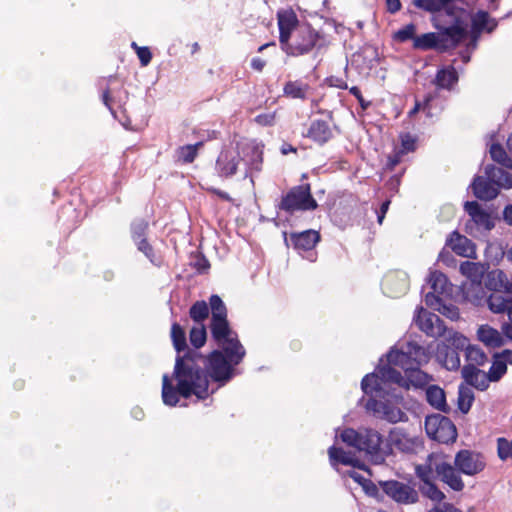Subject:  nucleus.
Returning <instances> with one entry per match:
<instances>
[{"label": "nucleus", "instance_id": "nucleus-55", "mask_svg": "<svg viewBox=\"0 0 512 512\" xmlns=\"http://www.w3.org/2000/svg\"><path fill=\"white\" fill-rule=\"evenodd\" d=\"M136 245L138 251L142 252L151 263L156 264L155 262V252L152 247V245L149 243V241L146 238H141L138 240L133 241Z\"/></svg>", "mask_w": 512, "mask_h": 512}, {"label": "nucleus", "instance_id": "nucleus-44", "mask_svg": "<svg viewBox=\"0 0 512 512\" xmlns=\"http://www.w3.org/2000/svg\"><path fill=\"white\" fill-rule=\"evenodd\" d=\"M428 283L432 291L442 295L448 291L450 285L447 276L440 271H431Z\"/></svg>", "mask_w": 512, "mask_h": 512}, {"label": "nucleus", "instance_id": "nucleus-60", "mask_svg": "<svg viewBox=\"0 0 512 512\" xmlns=\"http://www.w3.org/2000/svg\"><path fill=\"white\" fill-rule=\"evenodd\" d=\"M349 92L358 100L359 105L363 111L367 110L370 107L371 102L363 98L362 93L357 86L349 88Z\"/></svg>", "mask_w": 512, "mask_h": 512}, {"label": "nucleus", "instance_id": "nucleus-33", "mask_svg": "<svg viewBox=\"0 0 512 512\" xmlns=\"http://www.w3.org/2000/svg\"><path fill=\"white\" fill-rule=\"evenodd\" d=\"M425 394L426 400L430 406L440 412L449 413L450 407L446 402V394L444 389L438 385H429L426 388Z\"/></svg>", "mask_w": 512, "mask_h": 512}, {"label": "nucleus", "instance_id": "nucleus-16", "mask_svg": "<svg viewBox=\"0 0 512 512\" xmlns=\"http://www.w3.org/2000/svg\"><path fill=\"white\" fill-rule=\"evenodd\" d=\"M320 234L313 229L304 230L302 232H292L287 237L284 232V241L287 247H292L297 252H306L312 250L320 241Z\"/></svg>", "mask_w": 512, "mask_h": 512}, {"label": "nucleus", "instance_id": "nucleus-12", "mask_svg": "<svg viewBox=\"0 0 512 512\" xmlns=\"http://www.w3.org/2000/svg\"><path fill=\"white\" fill-rule=\"evenodd\" d=\"M383 492L399 504H414L418 502V492L408 484L397 480L381 481Z\"/></svg>", "mask_w": 512, "mask_h": 512}, {"label": "nucleus", "instance_id": "nucleus-41", "mask_svg": "<svg viewBox=\"0 0 512 512\" xmlns=\"http://www.w3.org/2000/svg\"><path fill=\"white\" fill-rule=\"evenodd\" d=\"M442 337L444 338L442 342H446L450 345V347H452V349H455L459 353L461 351H466L470 345L469 339L467 337L457 331H454L453 329L447 328L445 336Z\"/></svg>", "mask_w": 512, "mask_h": 512}, {"label": "nucleus", "instance_id": "nucleus-2", "mask_svg": "<svg viewBox=\"0 0 512 512\" xmlns=\"http://www.w3.org/2000/svg\"><path fill=\"white\" fill-rule=\"evenodd\" d=\"M340 439L346 445L364 452L368 460L375 465L384 463L391 451L389 445L383 446V436L372 428H345L340 434Z\"/></svg>", "mask_w": 512, "mask_h": 512}, {"label": "nucleus", "instance_id": "nucleus-58", "mask_svg": "<svg viewBox=\"0 0 512 512\" xmlns=\"http://www.w3.org/2000/svg\"><path fill=\"white\" fill-rule=\"evenodd\" d=\"M438 311L451 320H458L460 317L459 309L455 305L442 304Z\"/></svg>", "mask_w": 512, "mask_h": 512}, {"label": "nucleus", "instance_id": "nucleus-42", "mask_svg": "<svg viewBox=\"0 0 512 512\" xmlns=\"http://www.w3.org/2000/svg\"><path fill=\"white\" fill-rule=\"evenodd\" d=\"M309 85L300 80L288 81L283 88L285 96L293 99L304 100L307 96Z\"/></svg>", "mask_w": 512, "mask_h": 512}, {"label": "nucleus", "instance_id": "nucleus-48", "mask_svg": "<svg viewBox=\"0 0 512 512\" xmlns=\"http://www.w3.org/2000/svg\"><path fill=\"white\" fill-rule=\"evenodd\" d=\"M189 340L193 348L192 350L198 351L199 348L205 345L207 340V332L204 324L193 326L189 333Z\"/></svg>", "mask_w": 512, "mask_h": 512}, {"label": "nucleus", "instance_id": "nucleus-22", "mask_svg": "<svg viewBox=\"0 0 512 512\" xmlns=\"http://www.w3.org/2000/svg\"><path fill=\"white\" fill-rule=\"evenodd\" d=\"M473 195L484 201H489L496 198L499 194L498 187L487 176L476 175L470 185Z\"/></svg>", "mask_w": 512, "mask_h": 512}, {"label": "nucleus", "instance_id": "nucleus-20", "mask_svg": "<svg viewBox=\"0 0 512 512\" xmlns=\"http://www.w3.org/2000/svg\"><path fill=\"white\" fill-rule=\"evenodd\" d=\"M240 155L231 150L224 149L217 157L215 170L218 176L229 178L236 174Z\"/></svg>", "mask_w": 512, "mask_h": 512}, {"label": "nucleus", "instance_id": "nucleus-10", "mask_svg": "<svg viewBox=\"0 0 512 512\" xmlns=\"http://www.w3.org/2000/svg\"><path fill=\"white\" fill-rule=\"evenodd\" d=\"M386 357L390 364L399 367H407L411 364L420 366L429 360L426 349L415 341H408L401 350L391 349Z\"/></svg>", "mask_w": 512, "mask_h": 512}, {"label": "nucleus", "instance_id": "nucleus-15", "mask_svg": "<svg viewBox=\"0 0 512 512\" xmlns=\"http://www.w3.org/2000/svg\"><path fill=\"white\" fill-rule=\"evenodd\" d=\"M416 323L420 330L429 337L440 338L447 332L444 321L437 314L428 312L422 307L417 315Z\"/></svg>", "mask_w": 512, "mask_h": 512}, {"label": "nucleus", "instance_id": "nucleus-43", "mask_svg": "<svg viewBox=\"0 0 512 512\" xmlns=\"http://www.w3.org/2000/svg\"><path fill=\"white\" fill-rule=\"evenodd\" d=\"M203 146V141H199L194 145L180 146L176 152V159L183 164L192 163L198 154V149Z\"/></svg>", "mask_w": 512, "mask_h": 512}, {"label": "nucleus", "instance_id": "nucleus-4", "mask_svg": "<svg viewBox=\"0 0 512 512\" xmlns=\"http://www.w3.org/2000/svg\"><path fill=\"white\" fill-rule=\"evenodd\" d=\"M327 46L324 34L314 29L310 24H302L281 49L292 57L307 55L313 51L318 53Z\"/></svg>", "mask_w": 512, "mask_h": 512}, {"label": "nucleus", "instance_id": "nucleus-25", "mask_svg": "<svg viewBox=\"0 0 512 512\" xmlns=\"http://www.w3.org/2000/svg\"><path fill=\"white\" fill-rule=\"evenodd\" d=\"M462 377L467 386H473L480 391H485L489 387V383L492 382L487 373L473 364H467L462 368Z\"/></svg>", "mask_w": 512, "mask_h": 512}, {"label": "nucleus", "instance_id": "nucleus-5", "mask_svg": "<svg viewBox=\"0 0 512 512\" xmlns=\"http://www.w3.org/2000/svg\"><path fill=\"white\" fill-rule=\"evenodd\" d=\"M242 360H237L223 349H215L204 356V371L207 379L217 383L218 387L225 386L236 375L235 366Z\"/></svg>", "mask_w": 512, "mask_h": 512}, {"label": "nucleus", "instance_id": "nucleus-32", "mask_svg": "<svg viewBox=\"0 0 512 512\" xmlns=\"http://www.w3.org/2000/svg\"><path fill=\"white\" fill-rule=\"evenodd\" d=\"M441 462V456L431 453L427 456L424 464L415 467V474L421 480L422 484L432 482L434 480V472L436 473V465Z\"/></svg>", "mask_w": 512, "mask_h": 512}, {"label": "nucleus", "instance_id": "nucleus-51", "mask_svg": "<svg viewBox=\"0 0 512 512\" xmlns=\"http://www.w3.org/2000/svg\"><path fill=\"white\" fill-rule=\"evenodd\" d=\"M149 222L144 218H136L130 224L132 241L147 237Z\"/></svg>", "mask_w": 512, "mask_h": 512}, {"label": "nucleus", "instance_id": "nucleus-49", "mask_svg": "<svg viewBox=\"0 0 512 512\" xmlns=\"http://www.w3.org/2000/svg\"><path fill=\"white\" fill-rule=\"evenodd\" d=\"M491 158L499 163L501 166L512 170V159L507 155L503 146L499 143H494L490 147Z\"/></svg>", "mask_w": 512, "mask_h": 512}, {"label": "nucleus", "instance_id": "nucleus-11", "mask_svg": "<svg viewBox=\"0 0 512 512\" xmlns=\"http://www.w3.org/2000/svg\"><path fill=\"white\" fill-rule=\"evenodd\" d=\"M469 13L464 8L457 7L454 2L448 3L438 12L432 19L433 24H440L444 27H451L456 22H460V27L463 28V40L468 37V20Z\"/></svg>", "mask_w": 512, "mask_h": 512}, {"label": "nucleus", "instance_id": "nucleus-46", "mask_svg": "<svg viewBox=\"0 0 512 512\" xmlns=\"http://www.w3.org/2000/svg\"><path fill=\"white\" fill-rule=\"evenodd\" d=\"M189 316L198 325L203 324V322L209 316L208 303H206L204 300L196 301L193 303L189 309Z\"/></svg>", "mask_w": 512, "mask_h": 512}, {"label": "nucleus", "instance_id": "nucleus-38", "mask_svg": "<svg viewBox=\"0 0 512 512\" xmlns=\"http://www.w3.org/2000/svg\"><path fill=\"white\" fill-rule=\"evenodd\" d=\"M457 81V71L453 66H448L437 71L434 83L438 88L450 89Z\"/></svg>", "mask_w": 512, "mask_h": 512}, {"label": "nucleus", "instance_id": "nucleus-59", "mask_svg": "<svg viewBox=\"0 0 512 512\" xmlns=\"http://www.w3.org/2000/svg\"><path fill=\"white\" fill-rule=\"evenodd\" d=\"M137 56L139 58L141 66H147L152 59V53L149 47H137Z\"/></svg>", "mask_w": 512, "mask_h": 512}, {"label": "nucleus", "instance_id": "nucleus-8", "mask_svg": "<svg viewBox=\"0 0 512 512\" xmlns=\"http://www.w3.org/2000/svg\"><path fill=\"white\" fill-rule=\"evenodd\" d=\"M395 364H390L387 360V364L377 366V372L369 373L364 376L361 381V388L367 395L378 393L382 390L381 383H393L399 387L406 385L405 377L400 371L396 370Z\"/></svg>", "mask_w": 512, "mask_h": 512}, {"label": "nucleus", "instance_id": "nucleus-23", "mask_svg": "<svg viewBox=\"0 0 512 512\" xmlns=\"http://www.w3.org/2000/svg\"><path fill=\"white\" fill-rule=\"evenodd\" d=\"M435 357L436 360L449 371H456L460 368L459 352L452 349L446 342L437 344Z\"/></svg>", "mask_w": 512, "mask_h": 512}, {"label": "nucleus", "instance_id": "nucleus-6", "mask_svg": "<svg viewBox=\"0 0 512 512\" xmlns=\"http://www.w3.org/2000/svg\"><path fill=\"white\" fill-rule=\"evenodd\" d=\"M317 208L318 203L313 197L308 183L291 187L276 204V209L284 211L290 217H293L296 212L314 211Z\"/></svg>", "mask_w": 512, "mask_h": 512}, {"label": "nucleus", "instance_id": "nucleus-30", "mask_svg": "<svg viewBox=\"0 0 512 512\" xmlns=\"http://www.w3.org/2000/svg\"><path fill=\"white\" fill-rule=\"evenodd\" d=\"M242 152L244 153V157H248L246 160L247 171L245 177H247L251 171L260 172L262 170L263 163V150L261 147L253 143L246 144L242 148Z\"/></svg>", "mask_w": 512, "mask_h": 512}, {"label": "nucleus", "instance_id": "nucleus-3", "mask_svg": "<svg viewBox=\"0 0 512 512\" xmlns=\"http://www.w3.org/2000/svg\"><path fill=\"white\" fill-rule=\"evenodd\" d=\"M438 33L429 32L414 38L413 48L416 50H437L445 52L456 48L463 41V28L460 22L451 27H444L440 24H433Z\"/></svg>", "mask_w": 512, "mask_h": 512}, {"label": "nucleus", "instance_id": "nucleus-61", "mask_svg": "<svg viewBox=\"0 0 512 512\" xmlns=\"http://www.w3.org/2000/svg\"><path fill=\"white\" fill-rule=\"evenodd\" d=\"M255 122L261 126H272L275 122V113H262L255 117Z\"/></svg>", "mask_w": 512, "mask_h": 512}, {"label": "nucleus", "instance_id": "nucleus-7", "mask_svg": "<svg viewBox=\"0 0 512 512\" xmlns=\"http://www.w3.org/2000/svg\"><path fill=\"white\" fill-rule=\"evenodd\" d=\"M210 332L218 347L237 360H243L246 350L239 341L238 334L230 327L227 318L211 320Z\"/></svg>", "mask_w": 512, "mask_h": 512}, {"label": "nucleus", "instance_id": "nucleus-17", "mask_svg": "<svg viewBox=\"0 0 512 512\" xmlns=\"http://www.w3.org/2000/svg\"><path fill=\"white\" fill-rule=\"evenodd\" d=\"M279 43L280 46L287 40L302 24L299 23L297 14L292 9L279 10L277 12Z\"/></svg>", "mask_w": 512, "mask_h": 512}, {"label": "nucleus", "instance_id": "nucleus-64", "mask_svg": "<svg viewBox=\"0 0 512 512\" xmlns=\"http://www.w3.org/2000/svg\"><path fill=\"white\" fill-rule=\"evenodd\" d=\"M428 512H462L460 509L456 508L453 504L444 503L440 507H433Z\"/></svg>", "mask_w": 512, "mask_h": 512}, {"label": "nucleus", "instance_id": "nucleus-26", "mask_svg": "<svg viewBox=\"0 0 512 512\" xmlns=\"http://www.w3.org/2000/svg\"><path fill=\"white\" fill-rule=\"evenodd\" d=\"M508 364H512V350L504 349L493 355L492 365L487 373L492 382L499 381L507 372Z\"/></svg>", "mask_w": 512, "mask_h": 512}, {"label": "nucleus", "instance_id": "nucleus-21", "mask_svg": "<svg viewBox=\"0 0 512 512\" xmlns=\"http://www.w3.org/2000/svg\"><path fill=\"white\" fill-rule=\"evenodd\" d=\"M446 246L459 256L467 258L476 257V245L472 240L458 231H453L446 240Z\"/></svg>", "mask_w": 512, "mask_h": 512}, {"label": "nucleus", "instance_id": "nucleus-47", "mask_svg": "<svg viewBox=\"0 0 512 512\" xmlns=\"http://www.w3.org/2000/svg\"><path fill=\"white\" fill-rule=\"evenodd\" d=\"M208 306L211 309V320L227 318V308L221 297L217 294H212L209 297Z\"/></svg>", "mask_w": 512, "mask_h": 512}, {"label": "nucleus", "instance_id": "nucleus-24", "mask_svg": "<svg viewBox=\"0 0 512 512\" xmlns=\"http://www.w3.org/2000/svg\"><path fill=\"white\" fill-rule=\"evenodd\" d=\"M489 269V264L480 262L464 261L460 264L459 271L467 279L471 281V284L476 286L479 290H482V281Z\"/></svg>", "mask_w": 512, "mask_h": 512}, {"label": "nucleus", "instance_id": "nucleus-29", "mask_svg": "<svg viewBox=\"0 0 512 512\" xmlns=\"http://www.w3.org/2000/svg\"><path fill=\"white\" fill-rule=\"evenodd\" d=\"M330 462L333 466L342 464L345 466H352L359 469H364V464L358 460L354 454L344 451L340 447L331 446L328 449Z\"/></svg>", "mask_w": 512, "mask_h": 512}, {"label": "nucleus", "instance_id": "nucleus-13", "mask_svg": "<svg viewBox=\"0 0 512 512\" xmlns=\"http://www.w3.org/2000/svg\"><path fill=\"white\" fill-rule=\"evenodd\" d=\"M454 465L461 473L474 476L484 470L486 463L481 453L463 449L456 453Z\"/></svg>", "mask_w": 512, "mask_h": 512}, {"label": "nucleus", "instance_id": "nucleus-9", "mask_svg": "<svg viewBox=\"0 0 512 512\" xmlns=\"http://www.w3.org/2000/svg\"><path fill=\"white\" fill-rule=\"evenodd\" d=\"M425 431L429 438L439 443L449 444L457 439L456 426L450 418L441 414H432L426 417Z\"/></svg>", "mask_w": 512, "mask_h": 512}, {"label": "nucleus", "instance_id": "nucleus-54", "mask_svg": "<svg viewBox=\"0 0 512 512\" xmlns=\"http://www.w3.org/2000/svg\"><path fill=\"white\" fill-rule=\"evenodd\" d=\"M497 451L499 458L503 461L512 458V439L508 440L504 437L498 438Z\"/></svg>", "mask_w": 512, "mask_h": 512}, {"label": "nucleus", "instance_id": "nucleus-28", "mask_svg": "<svg viewBox=\"0 0 512 512\" xmlns=\"http://www.w3.org/2000/svg\"><path fill=\"white\" fill-rule=\"evenodd\" d=\"M405 372V382L406 385H402L403 388L409 389L410 386H414L416 388H422L432 380V377L422 371L419 366L416 365H407V367H401Z\"/></svg>", "mask_w": 512, "mask_h": 512}, {"label": "nucleus", "instance_id": "nucleus-45", "mask_svg": "<svg viewBox=\"0 0 512 512\" xmlns=\"http://www.w3.org/2000/svg\"><path fill=\"white\" fill-rule=\"evenodd\" d=\"M455 0H413L412 4L425 12L438 13L442 11L448 3H453Z\"/></svg>", "mask_w": 512, "mask_h": 512}, {"label": "nucleus", "instance_id": "nucleus-50", "mask_svg": "<svg viewBox=\"0 0 512 512\" xmlns=\"http://www.w3.org/2000/svg\"><path fill=\"white\" fill-rule=\"evenodd\" d=\"M466 360L469 362L468 364H473L474 366H482L487 361V355L484 351L478 346L469 345V347L465 351Z\"/></svg>", "mask_w": 512, "mask_h": 512}, {"label": "nucleus", "instance_id": "nucleus-40", "mask_svg": "<svg viewBox=\"0 0 512 512\" xmlns=\"http://www.w3.org/2000/svg\"><path fill=\"white\" fill-rule=\"evenodd\" d=\"M474 399V392L469 386L463 383L458 386L457 405L458 409L463 414H467L469 412L474 402Z\"/></svg>", "mask_w": 512, "mask_h": 512}, {"label": "nucleus", "instance_id": "nucleus-19", "mask_svg": "<svg viewBox=\"0 0 512 512\" xmlns=\"http://www.w3.org/2000/svg\"><path fill=\"white\" fill-rule=\"evenodd\" d=\"M460 471L450 463L441 458V462L436 465V474L442 482L447 484L454 491H462L465 487L460 476Z\"/></svg>", "mask_w": 512, "mask_h": 512}, {"label": "nucleus", "instance_id": "nucleus-14", "mask_svg": "<svg viewBox=\"0 0 512 512\" xmlns=\"http://www.w3.org/2000/svg\"><path fill=\"white\" fill-rule=\"evenodd\" d=\"M465 212L470 216V221L466 223V230L472 229V225L478 231H490L495 223L488 211L482 208L477 201H466L464 204Z\"/></svg>", "mask_w": 512, "mask_h": 512}, {"label": "nucleus", "instance_id": "nucleus-36", "mask_svg": "<svg viewBox=\"0 0 512 512\" xmlns=\"http://www.w3.org/2000/svg\"><path fill=\"white\" fill-rule=\"evenodd\" d=\"M509 280L507 275L500 269H495L492 271H488L486 273L485 279V287L492 291H502L506 293V288H508Z\"/></svg>", "mask_w": 512, "mask_h": 512}, {"label": "nucleus", "instance_id": "nucleus-62", "mask_svg": "<svg viewBox=\"0 0 512 512\" xmlns=\"http://www.w3.org/2000/svg\"><path fill=\"white\" fill-rule=\"evenodd\" d=\"M326 83L330 87H335V88H339V89H343V90L348 89L347 82L345 80H343L342 78L337 77V76L327 77L326 78Z\"/></svg>", "mask_w": 512, "mask_h": 512}, {"label": "nucleus", "instance_id": "nucleus-52", "mask_svg": "<svg viewBox=\"0 0 512 512\" xmlns=\"http://www.w3.org/2000/svg\"><path fill=\"white\" fill-rule=\"evenodd\" d=\"M419 490L423 496L435 502H441L446 497L433 481L420 485Z\"/></svg>", "mask_w": 512, "mask_h": 512}, {"label": "nucleus", "instance_id": "nucleus-18", "mask_svg": "<svg viewBox=\"0 0 512 512\" xmlns=\"http://www.w3.org/2000/svg\"><path fill=\"white\" fill-rule=\"evenodd\" d=\"M367 408L372 409L377 413H381L383 418L390 423L404 422L408 420V416L405 412L389 402H383L371 398L367 402Z\"/></svg>", "mask_w": 512, "mask_h": 512}, {"label": "nucleus", "instance_id": "nucleus-63", "mask_svg": "<svg viewBox=\"0 0 512 512\" xmlns=\"http://www.w3.org/2000/svg\"><path fill=\"white\" fill-rule=\"evenodd\" d=\"M402 147L406 152L414 151L415 139L410 134L401 136Z\"/></svg>", "mask_w": 512, "mask_h": 512}, {"label": "nucleus", "instance_id": "nucleus-39", "mask_svg": "<svg viewBox=\"0 0 512 512\" xmlns=\"http://www.w3.org/2000/svg\"><path fill=\"white\" fill-rule=\"evenodd\" d=\"M171 340L177 355H181V352L185 353L189 349L187 345L185 330L177 322H173L171 325Z\"/></svg>", "mask_w": 512, "mask_h": 512}, {"label": "nucleus", "instance_id": "nucleus-31", "mask_svg": "<svg viewBox=\"0 0 512 512\" xmlns=\"http://www.w3.org/2000/svg\"><path fill=\"white\" fill-rule=\"evenodd\" d=\"M489 309L493 313H507L512 311V297L502 291L492 292L487 299Z\"/></svg>", "mask_w": 512, "mask_h": 512}, {"label": "nucleus", "instance_id": "nucleus-35", "mask_svg": "<svg viewBox=\"0 0 512 512\" xmlns=\"http://www.w3.org/2000/svg\"><path fill=\"white\" fill-rule=\"evenodd\" d=\"M477 336L481 342L491 348H499L505 344L501 333L489 325L480 326L477 331Z\"/></svg>", "mask_w": 512, "mask_h": 512}, {"label": "nucleus", "instance_id": "nucleus-1", "mask_svg": "<svg viewBox=\"0 0 512 512\" xmlns=\"http://www.w3.org/2000/svg\"><path fill=\"white\" fill-rule=\"evenodd\" d=\"M209 394L204 355L192 349H188L183 355H177L172 377L164 374L162 378L163 403L174 407L179 402V396L188 399L195 395L198 399L205 400Z\"/></svg>", "mask_w": 512, "mask_h": 512}, {"label": "nucleus", "instance_id": "nucleus-34", "mask_svg": "<svg viewBox=\"0 0 512 512\" xmlns=\"http://www.w3.org/2000/svg\"><path fill=\"white\" fill-rule=\"evenodd\" d=\"M485 175L494 182L498 190L501 188H512V173L505 171L501 167L489 164L485 167Z\"/></svg>", "mask_w": 512, "mask_h": 512}, {"label": "nucleus", "instance_id": "nucleus-56", "mask_svg": "<svg viewBox=\"0 0 512 512\" xmlns=\"http://www.w3.org/2000/svg\"><path fill=\"white\" fill-rule=\"evenodd\" d=\"M440 295L441 294H437V292L432 290L429 291L424 297L425 304L434 310H438L443 304Z\"/></svg>", "mask_w": 512, "mask_h": 512}, {"label": "nucleus", "instance_id": "nucleus-37", "mask_svg": "<svg viewBox=\"0 0 512 512\" xmlns=\"http://www.w3.org/2000/svg\"><path fill=\"white\" fill-rule=\"evenodd\" d=\"M471 34L473 38H477L485 29L487 32L493 31L496 23L488 26L490 19L487 11L479 10L471 17Z\"/></svg>", "mask_w": 512, "mask_h": 512}, {"label": "nucleus", "instance_id": "nucleus-27", "mask_svg": "<svg viewBox=\"0 0 512 512\" xmlns=\"http://www.w3.org/2000/svg\"><path fill=\"white\" fill-rule=\"evenodd\" d=\"M305 136L319 145H324L333 137L329 124L324 120H313Z\"/></svg>", "mask_w": 512, "mask_h": 512}, {"label": "nucleus", "instance_id": "nucleus-57", "mask_svg": "<svg viewBox=\"0 0 512 512\" xmlns=\"http://www.w3.org/2000/svg\"><path fill=\"white\" fill-rule=\"evenodd\" d=\"M192 265L197 270V272L200 273V274L206 273L209 270V268H210L209 261L201 253H199V254H197L195 256Z\"/></svg>", "mask_w": 512, "mask_h": 512}, {"label": "nucleus", "instance_id": "nucleus-53", "mask_svg": "<svg viewBox=\"0 0 512 512\" xmlns=\"http://www.w3.org/2000/svg\"><path fill=\"white\" fill-rule=\"evenodd\" d=\"M416 37V26L413 23H409L404 27L400 28L398 31L395 32L393 36L395 41L401 43L407 42L409 40H412L414 42V38Z\"/></svg>", "mask_w": 512, "mask_h": 512}]
</instances>
